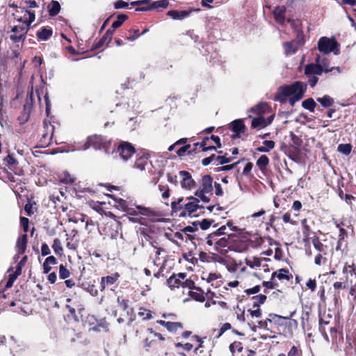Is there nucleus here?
<instances>
[{
	"mask_svg": "<svg viewBox=\"0 0 356 356\" xmlns=\"http://www.w3.org/2000/svg\"><path fill=\"white\" fill-rule=\"evenodd\" d=\"M305 73L306 75H321L323 72L318 64L315 61V63L307 64L305 67Z\"/></svg>",
	"mask_w": 356,
	"mask_h": 356,
	"instance_id": "obj_28",
	"label": "nucleus"
},
{
	"mask_svg": "<svg viewBox=\"0 0 356 356\" xmlns=\"http://www.w3.org/2000/svg\"><path fill=\"white\" fill-rule=\"evenodd\" d=\"M3 161L5 165L8 168L19 164L17 160L14 157V156L10 154L6 157L4 158Z\"/></svg>",
	"mask_w": 356,
	"mask_h": 356,
	"instance_id": "obj_58",
	"label": "nucleus"
},
{
	"mask_svg": "<svg viewBox=\"0 0 356 356\" xmlns=\"http://www.w3.org/2000/svg\"><path fill=\"white\" fill-rule=\"evenodd\" d=\"M306 219L302 220V234H303V242L307 245L309 242V236L312 232H311L309 227L307 225ZM314 235V233H313Z\"/></svg>",
	"mask_w": 356,
	"mask_h": 356,
	"instance_id": "obj_39",
	"label": "nucleus"
},
{
	"mask_svg": "<svg viewBox=\"0 0 356 356\" xmlns=\"http://www.w3.org/2000/svg\"><path fill=\"white\" fill-rule=\"evenodd\" d=\"M226 231V225H222L214 232H211V234L218 236H225V238L229 237V239H232L235 236L233 234H228Z\"/></svg>",
	"mask_w": 356,
	"mask_h": 356,
	"instance_id": "obj_40",
	"label": "nucleus"
},
{
	"mask_svg": "<svg viewBox=\"0 0 356 356\" xmlns=\"http://www.w3.org/2000/svg\"><path fill=\"white\" fill-rule=\"evenodd\" d=\"M291 140L294 145L293 149L291 148V159L296 162H300L305 155L303 149L301 148L302 140L291 132Z\"/></svg>",
	"mask_w": 356,
	"mask_h": 356,
	"instance_id": "obj_12",
	"label": "nucleus"
},
{
	"mask_svg": "<svg viewBox=\"0 0 356 356\" xmlns=\"http://www.w3.org/2000/svg\"><path fill=\"white\" fill-rule=\"evenodd\" d=\"M29 28L24 26H14L11 32L15 34L10 35V39L13 42H22V43L25 41L26 38V33L29 31Z\"/></svg>",
	"mask_w": 356,
	"mask_h": 356,
	"instance_id": "obj_15",
	"label": "nucleus"
},
{
	"mask_svg": "<svg viewBox=\"0 0 356 356\" xmlns=\"http://www.w3.org/2000/svg\"><path fill=\"white\" fill-rule=\"evenodd\" d=\"M186 273H173L166 280V284L171 290L179 289H193L194 287V282L191 279L186 277Z\"/></svg>",
	"mask_w": 356,
	"mask_h": 356,
	"instance_id": "obj_5",
	"label": "nucleus"
},
{
	"mask_svg": "<svg viewBox=\"0 0 356 356\" xmlns=\"http://www.w3.org/2000/svg\"><path fill=\"white\" fill-rule=\"evenodd\" d=\"M120 277V275L118 273H115L111 275L102 277L100 281V291H104L107 287L115 284Z\"/></svg>",
	"mask_w": 356,
	"mask_h": 356,
	"instance_id": "obj_20",
	"label": "nucleus"
},
{
	"mask_svg": "<svg viewBox=\"0 0 356 356\" xmlns=\"http://www.w3.org/2000/svg\"><path fill=\"white\" fill-rule=\"evenodd\" d=\"M108 327L109 323H107L105 318H103L97 322V325L93 327L92 330L95 331H100L102 330L105 332H107L109 330Z\"/></svg>",
	"mask_w": 356,
	"mask_h": 356,
	"instance_id": "obj_46",
	"label": "nucleus"
},
{
	"mask_svg": "<svg viewBox=\"0 0 356 356\" xmlns=\"http://www.w3.org/2000/svg\"><path fill=\"white\" fill-rule=\"evenodd\" d=\"M109 145L105 137L102 135L95 134L88 138L85 146L86 148L93 147L96 150L104 149L107 151Z\"/></svg>",
	"mask_w": 356,
	"mask_h": 356,
	"instance_id": "obj_10",
	"label": "nucleus"
},
{
	"mask_svg": "<svg viewBox=\"0 0 356 356\" xmlns=\"http://www.w3.org/2000/svg\"><path fill=\"white\" fill-rule=\"evenodd\" d=\"M243 345L240 341H234L229 345V350L234 354L236 351L241 353L243 350Z\"/></svg>",
	"mask_w": 356,
	"mask_h": 356,
	"instance_id": "obj_59",
	"label": "nucleus"
},
{
	"mask_svg": "<svg viewBox=\"0 0 356 356\" xmlns=\"http://www.w3.org/2000/svg\"><path fill=\"white\" fill-rule=\"evenodd\" d=\"M269 163V159L266 155H261L259 159L257 161V167L261 170L264 171L266 170L267 165Z\"/></svg>",
	"mask_w": 356,
	"mask_h": 356,
	"instance_id": "obj_44",
	"label": "nucleus"
},
{
	"mask_svg": "<svg viewBox=\"0 0 356 356\" xmlns=\"http://www.w3.org/2000/svg\"><path fill=\"white\" fill-rule=\"evenodd\" d=\"M270 106L266 102H260L250 109V111L258 115L263 116L265 113L270 112Z\"/></svg>",
	"mask_w": 356,
	"mask_h": 356,
	"instance_id": "obj_25",
	"label": "nucleus"
},
{
	"mask_svg": "<svg viewBox=\"0 0 356 356\" xmlns=\"http://www.w3.org/2000/svg\"><path fill=\"white\" fill-rule=\"evenodd\" d=\"M60 11V5L57 1H52L48 6L49 15L51 17L57 15Z\"/></svg>",
	"mask_w": 356,
	"mask_h": 356,
	"instance_id": "obj_38",
	"label": "nucleus"
},
{
	"mask_svg": "<svg viewBox=\"0 0 356 356\" xmlns=\"http://www.w3.org/2000/svg\"><path fill=\"white\" fill-rule=\"evenodd\" d=\"M233 160V157H227V153H225L222 156H217L216 161H218V163L216 165H223L225 163H228L231 162Z\"/></svg>",
	"mask_w": 356,
	"mask_h": 356,
	"instance_id": "obj_63",
	"label": "nucleus"
},
{
	"mask_svg": "<svg viewBox=\"0 0 356 356\" xmlns=\"http://www.w3.org/2000/svg\"><path fill=\"white\" fill-rule=\"evenodd\" d=\"M43 133L40 142L42 143V145L48 146L52 140V138L54 132V126L50 122H47L46 120L43 122Z\"/></svg>",
	"mask_w": 356,
	"mask_h": 356,
	"instance_id": "obj_16",
	"label": "nucleus"
},
{
	"mask_svg": "<svg viewBox=\"0 0 356 356\" xmlns=\"http://www.w3.org/2000/svg\"><path fill=\"white\" fill-rule=\"evenodd\" d=\"M351 149L352 146L350 144H340L337 147V150L345 155H348Z\"/></svg>",
	"mask_w": 356,
	"mask_h": 356,
	"instance_id": "obj_62",
	"label": "nucleus"
},
{
	"mask_svg": "<svg viewBox=\"0 0 356 356\" xmlns=\"http://www.w3.org/2000/svg\"><path fill=\"white\" fill-rule=\"evenodd\" d=\"M156 323L165 327L166 330L170 333H176L179 330H181L184 327V325L181 322H172L165 321L163 320H158L156 321Z\"/></svg>",
	"mask_w": 356,
	"mask_h": 356,
	"instance_id": "obj_21",
	"label": "nucleus"
},
{
	"mask_svg": "<svg viewBox=\"0 0 356 356\" xmlns=\"http://www.w3.org/2000/svg\"><path fill=\"white\" fill-rule=\"evenodd\" d=\"M307 90V84L300 81H296L291 84V106H293L295 102L300 100Z\"/></svg>",
	"mask_w": 356,
	"mask_h": 356,
	"instance_id": "obj_11",
	"label": "nucleus"
},
{
	"mask_svg": "<svg viewBox=\"0 0 356 356\" xmlns=\"http://www.w3.org/2000/svg\"><path fill=\"white\" fill-rule=\"evenodd\" d=\"M129 35H126L125 37L127 40L131 42L136 40L141 35L140 33L139 32V29H129Z\"/></svg>",
	"mask_w": 356,
	"mask_h": 356,
	"instance_id": "obj_57",
	"label": "nucleus"
},
{
	"mask_svg": "<svg viewBox=\"0 0 356 356\" xmlns=\"http://www.w3.org/2000/svg\"><path fill=\"white\" fill-rule=\"evenodd\" d=\"M186 153L188 154H195V149H191V145L190 144L182 146L177 151V154L179 157L183 156Z\"/></svg>",
	"mask_w": 356,
	"mask_h": 356,
	"instance_id": "obj_47",
	"label": "nucleus"
},
{
	"mask_svg": "<svg viewBox=\"0 0 356 356\" xmlns=\"http://www.w3.org/2000/svg\"><path fill=\"white\" fill-rule=\"evenodd\" d=\"M197 342L200 343L199 346L196 347L194 350V353L196 355H199L200 356H206V353L204 350H202L203 348V341L202 339L197 335H195L193 337Z\"/></svg>",
	"mask_w": 356,
	"mask_h": 356,
	"instance_id": "obj_52",
	"label": "nucleus"
},
{
	"mask_svg": "<svg viewBox=\"0 0 356 356\" xmlns=\"http://www.w3.org/2000/svg\"><path fill=\"white\" fill-rule=\"evenodd\" d=\"M149 159V155L148 154H143L142 156H138L135 161V168L140 170H144L146 165L147 164Z\"/></svg>",
	"mask_w": 356,
	"mask_h": 356,
	"instance_id": "obj_35",
	"label": "nucleus"
},
{
	"mask_svg": "<svg viewBox=\"0 0 356 356\" xmlns=\"http://www.w3.org/2000/svg\"><path fill=\"white\" fill-rule=\"evenodd\" d=\"M53 34V30L49 26H42L36 33V37L40 41H47Z\"/></svg>",
	"mask_w": 356,
	"mask_h": 356,
	"instance_id": "obj_26",
	"label": "nucleus"
},
{
	"mask_svg": "<svg viewBox=\"0 0 356 356\" xmlns=\"http://www.w3.org/2000/svg\"><path fill=\"white\" fill-rule=\"evenodd\" d=\"M302 106L310 112H314L316 106V103L313 98H308L302 102Z\"/></svg>",
	"mask_w": 356,
	"mask_h": 356,
	"instance_id": "obj_41",
	"label": "nucleus"
},
{
	"mask_svg": "<svg viewBox=\"0 0 356 356\" xmlns=\"http://www.w3.org/2000/svg\"><path fill=\"white\" fill-rule=\"evenodd\" d=\"M147 331L150 334L144 340V348L147 351H155L156 353L168 354V346L165 337L152 328H147Z\"/></svg>",
	"mask_w": 356,
	"mask_h": 356,
	"instance_id": "obj_1",
	"label": "nucleus"
},
{
	"mask_svg": "<svg viewBox=\"0 0 356 356\" xmlns=\"http://www.w3.org/2000/svg\"><path fill=\"white\" fill-rule=\"evenodd\" d=\"M317 101L323 107H330L334 104V99L327 95H324L323 97L318 98Z\"/></svg>",
	"mask_w": 356,
	"mask_h": 356,
	"instance_id": "obj_49",
	"label": "nucleus"
},
{
	"mask_svg": "<svg viewBox=\"0 0 356 356\" xmlns=\"http://www.w3.org/2000/svg\"><path fill=\"white\" fill-rule=\"evenodd\" d=\"M315 61L318 63L323 72L328 73L334 70L337 71L338 74L341 72V70L339 67H330L329 63L325 58H321L320 56L316 57Z\"/></svg>",
	"mask_w": 356,
	"mask_h": 356,
	"instance_id": "obj_22",
	"label": "nucleus"
},
{
	"mask_svg": "<svg viewBox=\"0 0 356 356\" xmlns=\"http://www.w3.org/2000/svg\"><path fill=\"white\" fill-rule=\"evenodd\" d=\"M285 13H286V8L285 6H277L274 11H273V15L274 18L277 23L280 24H283L285 21Z\"/></svg>",
	"mask_w": 356,
	"mask_h": 356,
	"instance_id": "obj_30",
	"label": "nucleus"
},
{
	"mask_svg": "<svg viewBox=\"0 0 356 356\" xmlns=\"http://www.w3.org/2000/svg\"><path fill=\"white\" fill-rule=\"evenodd\" d=\"M312 243L314 248L319 252H325L326 250V246L324 245L320 241L319 238L316 236L312 237Z\"/></svg>",
	"mask_w": 356,
	"mask_h": 356,
	"instance_id": "obj_45",
	"label": "nucleus"
},
{
	"mask_svg": "<svg viewBox=\"0 0 356 356\" xmlns=\"http://www.w3.org/2000/svg\"><path fill=\"white\" fill-rule=\"evenodd\" d=\"M189 289L191 290L189 291V296L193 299L200 302H203L205 300L204 292L201 288L195 286L194 284V287Z\"/></svg>",
	"mask_w": 356,
	"mask_h": 356,
	"instance_id": "obj_27",
	"label": "nucleus"
},
{
	"mask_svg": "<svg viewBox=\"0 0 356 356\" xmlns=\"http://www.w3.org/2000/svg\"><path fill=\"white\" fill-rule=\"evenodd\" d=\"M200 10L199 8H190L188 10H168L166 15L175 20H182L188 17L191 13Z\"/></svg>",
	"mask_w": 356,
	"mask_h": 356,
	"instance_id": "obj_19",
	"label": "nucleus"
},
{
	"mask_svg": "<svg viewBox=\"0 0 356 356\" xmlns=\"http://www.w3.org/2000/svg\"><path fill=\"white\" fill-rule=\"evenodd\" d=\"M213 190V178L210 175H204L202 177L200 181V188L195 192V195L200 198L204 202H209L210 197L207 196L206 193L212 195Z\"/></svg>",
	"mask_w": 356,
	"mask_h": 356,
	"instance_id": "obj_6",
	"label": "nucleus"
},
{
	"mask_svg": "<svg viewBox=\"0 0 356 356\" xmlns=\"http://www.w3.org/2000/svg\"><path fill=\"white\" fill-rule=\"evenodd\" d=\"M117 302L123 310H127L129 308V300L122 296H118Z\"/></svg>",
	"mask_w": 356,
	"mask_h": 356,
	"instance_id": "obj_60",
	"label": "nucleus"
},
{
	"mask_svg": "<svg viewBox=\"0 0 356 356\" xmlns=\"http://www.w3.org/2000/svg\"><path fill=\"white\" fill-rule=\"evenodd\" d=\"M129 18L126 14H119L117 16V19L114 21L111 25V28L116 29L122 26V24Z\"/></svg>",
	"mask_w": 356,
	"mask_h": 356,
	"instance_id": "obj_43",
	"label": "nucleus"
},
{
	"mask_svg": "<svg viewBox=\"0 0 356 356\" xmlns=\"http://www.w3.org/2000/svg\"><path fill=\"white\" fill-rule=\"evenodd\" d=\"M27 243L28 236L26 234H24L18 237L15 246L17 250V255L15 256V257L25 253L27 248Z\"/></svg>",
	"mask_w": 356,
	"mask_h": 356,
	"instance_id": "obj_23",
	"label": "nucleus"
},
{
	"mask_svg": "<svg viewBox=\"0 0 356 356\" xmlns=\"http://www.w3.org/2000/svg\"><path fill=\"white\" fill-rule=\"evenodd\" d=\"M51 247L56 255L62 256L63 254V248L61 241L59 238H56L54 239L53 245Z\"/></svg>",
	"mask_w": 356,
	"mask_h": 356,
	"instance_id": "obj_42",
	"label": "nucleus"
},
{
	"mask_svg": "<svg viewBox=\"0 0 356 356\" xmlns=\"http://www.w3.org/2000/svg\"><path fill=\"white\" fill-rule=\"evenodd\" d=\"M179 173L182 177L180 184L183 188L191 190L195 187L196 182L193 179L190 172L186 170H181Z\"/></svg>",
	"mask_w": 356,
	"mask_h": 356,
	"instance_id": "obj_18",
	"label": "nucleus"
},
{
	"mask_svg": "<svg viewBox=\"0 0 356 356\" xmlns=\"http://www.w3.org/2000/svg\"><path fill=\"white\" fill-rule=\"evenodd\" d=\"M330 324V321L325 320L323 318H320L318 330L325 341H327V343L330 342V338L327 333L326 326L329 325Z\"/></svg>",
	"mask_w": 356,
	"mask_h": 356,
	"instance_id": "obj_34",
	"label": "nucleus"
},
{
	"mask_svg": "<svg viewBox=\"0 0 356 356\" xmlns=\"http://www.w3.org/2000/svg\"><path fill=\"white\" fill-rule=\"evenodd\" d=\"M159 189L162 192V197L167 199L170 197V189L168 185H159Z\"/></svg>",
	"mask_w": 356,
	"mask_h": 356,
	"instance_id": "obj_64",
	"label": "nucleus"
},
{
	"mask_svg": "<svg viewBox=\"0 0 356 356\" xmlns=\"http://www.w3.org/2000/svg\"><path fill=\"white\" fill-rule=\"evenodd\" d=\"M152 311L143 307L139 309L138 313V316L142 318L143 320H149L152 318Z\"/></svg>",
	"mask_w": 356,
	"mask_h": 356,
	"instance_id": "obj_55",
	"label": "nucleus"
},
{
	"mask_svg": "<svg viewBox=\"0 0 356 356\" xmlns=\"http://www.w3.org/2000/svg\"><path fill=\"white\" fill-rule=\"evenodd\" d=\"M268 318L270 328L277 329L278 333H286L289 330L288 317L270 314Z\"/></svg>",
	"mask_w": 356,
	"mask_h": 356,
	"instance_id": "obj_9",
	"label": "nucleus"
},
{
	"mask_svg": "<svg viewBox=\"0 0 356 356\" xmlns=\"http://www.w3.org/2000/svg\"><path fill=\"white\" fill-rule=\"evenodd\" d=\"M30 113L26 111V107L24 106V111L22 112L21 115L18 117V120L21 124H25L29 119Z\"/></svg>",
	"mask_w": 356,
	"mask_h": 356,
	"instance_id": "obj_61",
	"label": "nucleus"
},
{
	"mask_svg": "<svg viewBox=\"0 0 356 356\" xmlns=\"http://www.w3.org/2000/svg\"><path fill=\"white\" fill-rule=\"evenodd\" d=\"M124 212L130 221L138 223H141V220L144 219L143 216L153 218L157 216L153 209L141 205L136 207L129 206Z\"/></svg>",
	"mask_w": 356,
	"mask_h": 356,
	"instance_id": "obj_3",
	"label": "nucleus"
},
{
	"mask_svg": "<svg viewBox=\"0 0 356 356\" xmlns=\"http://www.w3.org/2000/svg\"><path fill=\"white\" fill-rule=\"evenodd\" d=\"M130 4L133 6H139V5H149V8L151 10H159V8H166L169 2L167 0H159L156 1H152V0H139L136 1H132Z\"/></svg>",
	"mask_w": 356,
	"mask_h": 356,
	"instance_id": "obj_14",
	"label": "nucleus"
},
{
	"mask_svg": "<svg viewBox=\"0 0 356 356\" xmlns=\"http://www.w3.org/2000/svg\"><path fill=\"white\" fill-rule=\"evenodd\" d=\"M58 275L59 278L61 280H65L70 277L71 273L70 271L66 268L65 265H63V264H60L59 266V271H58Z\"/></svg>",
	"mask_w": 356,
	"mask_h": 356,
	"instance_id": "obj_50",
	"label": "nucleus"
},
{
	"mask_svg": "<svg viewBox=\"0 0 356 356\" xmlns=\"http://www.w3.org/2000/svg\"><path fill=\"white\" fill-rule=\"evenodd\" d=\"M295 38L291 41V54L296 52L305 42V36L302 29V24L300 20L292 21L291 19V35Z\"/></svg>",
	"mask_w": 356,
	"mask_h": 356,
	"instance_id": "obj_4",
	"label": "nucleus"
},
{
	"mask_svg": "<svg viewBox=\"0 0 356 356\" xmlns=\"http://www.w3.org/2000/svg\"><path fill=\"white\" fill-rule=\"evenodd\" d=\"M289 273V270L286 268H281L278 271L273 272L271 275V277L274 280H279L281 282L284 280L289 281V275L288 273Z\"/></svg>",
	"mask_w": 356,
	"mask_h": 356,
	"instance_id": "obj_32",
	"label": "nucleus"
},
{
	"mask_svg": "<svg viewBox=\"0 0 356 356\" xmlns=\"http://www.w3.org/2000/svg\"><path fill=\"white\" fill-rule=\"evenodd\" d=\"M111 41L110 38L104 34L100 40L92 45V50H97L103 47L104 44H108Z\"/></svg>",
	"mask_w": 356,
	"mask_h": 356,
	"instance_id": "obj_48",
	"label": "nucleus"
},
{
	"mask_svg": "<svg viewBox=\"0 0 356 356\" xmlns=\"http://www.w3.org/2000/svg\"><path fill=\"white\" fill-rule=\"evenodd\" d=\"M266 298H267L266 296L263 294H260V295L255 296L252 297V300H253L252 307L253 308L259 307L260 305L264 304L265 302Z\"/></svg>",
	"mask_w": 356,
	"mask_h": 356,
	"instance_id": "obj_53",
	"label": "nucleus"
},
{
	"mask_svg": "<svg viewBox=\"0 0 356 356\" xmlns=\"http://www.w3.org/2000/svg\"><path fill=\"white\" fill-rule=\"evenodd\" d=\"M268 126L264 116H259L252 119L251 127L253 129H262Z\"/></svg>",
	"mask_w": 356,
	"mask_h": 356,
	"instance_id": "obj_37",
	"label": "nucleus"
},
{
	"mask_svg": "<svg viewBox=\"0 0 356 356\" xmlns=\"http://www.w3.org/2000/svg\"><path fill=\"white\" fill-rule=\"evenodd\" d=\"M206 244L209 247H213V250L218 252L222 253V249L228 248L230 244L229 237L218 236L211 234H207L205 238Z\"/></svg>",
	"mask_w": 356,
	"mask_h": 356,
	"instance_id": "obj_7",
	"label": "nucleus"
},
{
	"mask_svg": "<svg viewBox=\"0 0 356 356\" xmlns=\"http://www.w3.org/2000/svg\"><path fill=\"white\" fill-rule=\"evenodd\" d=\"M74 181V178H73L69 172H64L60 177V181L65 184H72Z\"/></svg>",
	"mask_w": 356,
	"mask_h": 356,
	"instance_id": "obj_56",
	"label": "nucleus"
},
{
	"mask_svg": "<svg viewBox=\"0 0 356 356\" xmlns=\"http://www.w3.org/2000/svg\"><path fill=\"white\" fill-rule=\"evenodd\" d=\"M199 231L197 222H193L191 225L186 226L181 229V232L186 234V241L189 240L195 245V241H199L198 234H196Z\"/></svg>",
	"mask_w": 356,
	"mask_h": 356,
	"instance_id": "obj_17",
	"label": "nucleus"
},
{
	"mask_svg": "<svg viewBox=\"0 0 356 356\" xmlns=\"http://www.w3.org/2000/svg\"><path fill=\"white\" fill-rule=\"evenodd\" d=\"M229 129L236 134V136H238L240 134L245 131V126L243 120L238 119L232 122Z\"/></svg>",
	"mask_w": 356,
	"mask_h": 356,
	"instance_id": "obj_29",
	"label": "nucleus"
},
{
	"mask_svg": "<svg viewBox=\"0 0 356 356\" xmlns=\"http://www.w3.org/2000/svg\"><path fill=\"white\" fill-rule=\"evenodd\" d=\"M196 222H197V227H200L202 230H207L214 222V220L204 218L202 221Z\"/></svg>",
	"mask_w": 356,
	"mask_h": 356,
	"instance_id": "obj_54",
	"label": "nucleus"
},
{
	"mask_svg": "<svg viewBox=\"0 0 356 356\" xmlns=\"http://www.w3.org/2000/svg\"><path fill=\"white\" fill-rule=\"evenodd\" d=\"M263 286L266 289H276L281 293H283L287 289V286L286 285L281 286L280 284L278 283L277 280H274L272 277H270V281H264Z\"/></svg>",
	"mask_w": 356,
	"mask_h": 356,
	"instance_id": "obj_31",
	"label": "nucleus"
},
{
	"mask_svg": "<svg viewBox=\"0 0 356 356\" xmlns=\"http://www.w3.org/2000/svg\"><path fill=\"white\" fill-rule=\"evenodd\" d=\"M117 152L124 161H128L136 153V149L131 143L121 141L117 147Z\"/></svg>",
	"mask_w": 356,
	"mask_h": 356,
	"instance_id": "obj_13",
	"label": "nucleus"
},
{
	"mask_svg": "<svg viewBox=\"0 0 356 356\" xmlns=\"http://www.w3.org/2000/svg\"><path fill=\"white\" fill-rule=\"evenodd\" d=\"M266 258H261L257 257H249L245 259V264L251 268L259 267L262 265L263 261H266Z\"/></svg>",
	"mask_w": 356,
	"mask_h": 356,
	"instance_id": "obj_33",
	"label": "nucleus"
},
{
	"mask_svg": "<svg viewBox=\"0 0 356 356\" xmlns=\"http://www.w3.org/2000/svg\"><path fill=\"white\" fill-rule=\"evenodd\" d=\"M288 97H289V85H284L279 88L274 100L282 103L286 102Z\"/></svg>",
	"mask_w": 356,
	"mask_h": 356,
	"instance_id": "obj_24",
	"label": "nucleus"
},
{
	"mask_svg": "<svg viewBox=\"0 0 356 356\" xmlns=\"http://www.w3.org/2000/svg\"><path fill=\"white\" fill-rule=\"evenodd\" d=\"M110 197L114 200L115 207L119 210L125 211L127 208H128L129 206L126 200L120 197H118L114 195H111Z\"/></svg>",
	"mask_w": 356,
	"mask_h": 356,
	"instance_id": "obj_36",
	"label": "nucleus"
},
{
	"mask_svg": "<svg viewBox=\"0 0 356 356\" xmlns=\"http://www.w3.org/2000/svg\"><path fill=\"white\" fill-rule=\"evenodd\" d=\"M338 47V43L334 38L321 37L318 42V49L325 54L334 52L335 55H338L339 54Z\"/></svg>",
	"mask_w": 356,
	"mask_h": 356,
	"instance_id": "obj_8",
	"label": "nucleus"
},
{
	"mask_svg": "<svg viewBox=\"0 0 356 356\" xmlns=\"http://www.w3.org/2000/svg\"><path fill=\"white\" fill-rule=\"evenodd\" d=\"M26 12L29 15V19L23 20L22 18L20 17L19 19H17V21L24 23L26 25V26L29 29V26L31 24V23L33 22L35 19V15L34 11L26 10Z\"/></svg>",
	"mask_w": 356,
	"mask_h": 356,
	"instance_id": "obj_51",
	"label": "nucleus"
},
{
	"mask_svg": "<svg viewBox=\"0 0 356 356\" xmlns=\"http://www.w3.org/2000/svg\"><path fill=\"white\" fill-rule=\"evenodd\" d=\"M191 200L183 206L181 203L183 202L184 198H179L177 201L172 202L171 209L173 213H176L179 217H185L186 216H191L199 208H204L199 205L200 198L191 196L187 198Z\"/></svg>",
	"mask_w": 356,
	"mask_h": 356,
	"instance_id": "obj_2",
	"label": "nucleus"
}]
</instances>
